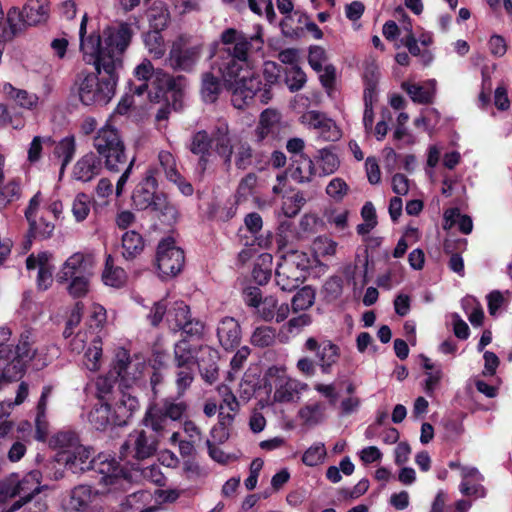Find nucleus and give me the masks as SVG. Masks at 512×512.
Wrapping results in <instances>:
<instances>
[{
  "label": "nucleus",
  "mask_w": 512,
  "mask_h": 512,
  "mask_svg": "<svg viewBox=\"0 0 512 512\" xmlns=\"http://www.w3.org/2000/svg\"><path fill=\"white\" fill-rule=\"evenodd\" d=\"M12 410V402L3 401L0 403V441L12 430L13 422L9 420Z\"/></svg>",
  "instance_id": "nucleus-61"
},
{
  "label": "nucleus",
  "mask_w": 512,
  "mask_h": 512,
  "mask_svg": "<svg viewBox=\"0 0 512 512\" xmlns=\"http://www.w3.org/2000/svg\"><path fill=\"white\" fill-rule=\"evenodd\" d=\"M155 404L172 422L180 420L187 410V404L184 401L163 399L159 403Z\"/></svg>",
  "instance_id": "nucleus-48"
},
{
  "label": "nucleus",
  "mask_w": 512,
  "mask_h": 512,
  "mask_svg": "<svg viewBox=\"0 0 512 512\" xmlns=\"http://www.w3.org/2000/svg\"><path fill=\"white\" fill-rule=\"evenodd\" d=\"M324 410L325 406L322 403H311L299 410L298 417L304 425L312 427L324 420Z\"/></svg>",
  "instance_id": "nucleus-43"
},
{
  "label": "nucleus",
  "mask_w": 512,
  "mask_h": 512,
  "mask_svg": "<svg viewBox=\"0 0 512 512\" xmlns=\"http://www.w3.org/2000/svg\"><path fill=\"white\" fill-rule=\"evenodd\" d=\"M257 313L264 321L271 322L274 320L275 322L280 323L287 319L290 313V308L287 303L279 304L275 297L268 296L261 302Z\"/></svg>",
  "instance_id": "nucleus-24"
},
{
  "label": "nucleus",
  "mask_w": 512,
  "mask_h": 512,
  "mask_svg": "<svg viewBox=\"0 0 512 512\" xmlns=\"http://www.w3.org/2000/svg\"><path fill=\"white\" fill-rule=\"evenodd\" d=\"M217 391L222 399L219 409H227L230 412L238 413L240 405L231 389L227 385L222 384L218 386Z\"/></svg>",
  "instance_id": "nucleus-56"
},
{
  "label": "nucleus",
  "mask_w": 512,
  "mask_h": 512,
  "mask_svg": "<svg viewBox=\"0 0 512 512\" xmlns=\"http://www.w3.org/2000/svg\"><path fill=\"white\" fill-rule=\"evenodd\" d=\"M401 42L403 45H405L413 56H419L421 55L423 62L425 65L429 64L432 60V56L429 52H424L421 54L420 47L418 46V40L415 38L413 32L411 30H408V34L404 35L401 39Z\"/></svg>",
  "instance_id": "nucleus-62"
},
{
  "label": "nucleus",
  "mask_w": 512,
  "mask_h": 512,
  "mask_svg": "<svg viewBox=\"0 0 512 512\" xmlns=\"http://www.w3.org/2000/svg\"><path fill=\"white\" fill-rule=\"evenodd\" d=\"M221 91L220 79L213 72L206 71L201 75L200 96L205 103L216 102Z\"/></svg>",
  "instance_id": "nucleus-28"
},
{
  "label": "nucleus",
  "mask_w": 512,
  "mask_h": 512,
  "mask_svg": "<svg viewBox=\"0 0 512 512\" xmlns=\"http://www.w3.org/2000/svg\"><path fill=\"white\" fill-rule=\"evenodd\" d=\"M349 192L348 184L339 177L333 178L326 187V193L335 201H342Z\"/></svg>",
  "instance_id": "nucleus-58"
},
{
  "label": "nucleus",
  "mask_w": 512,
  "mask_h": 512,
  "mask_svg": "<svg viewBox=\"0 0 512 512\" xmlns=\"http://www.w3.org/2000/svg\"><path fill=\"white\" fill-rule=\"evenodd\" d=\"M89 421L97 430H104L111 425H116V417L108 403L95 405L89 414Z\"/></svg>",
  "instance_id": "nucleus-34"
},
{
  "label": "nucleus",
  "mask_w": 512,
  "mask_h": 512,
  "mask_svg": "<svg viewBox=\"0 0 512 512\" xmlns=\"http://www.w3.org/2000/svg\"><path fill=\"white\" fill-rule=\"evenodd\" d=\"M6 23L7 26L3 29L1 37L7 41L12 40L22 31L24 25L27 24L23 11L21 12L18 8L15 7L8 11Z\"/></svg>",
  "instance_id": "nucleus-38"
},
{
  "label": "nucleus",
  "mask_w": 512,
  "mask_h": 512,
  "mask_svg": "<svg viewBox=\"0 0 512 512\" xmlns=\"http://www.w3.org/2000/svg\"><path fill=\"white\" fill-rule=\"evenodd\" d=\"M41 478V472L33 470L23 477L13 473L0 481L1 496L4 498L20 497V499L12 505L9 512L20 509L24 504L29 502L34 495L41 491Z\"/></svg>",
  "instance_id": "nucleus-6"
},
{
  "label": "nucleus",
  "mask_w": 512,
  "mask_h": 512,
  "mask_svg": "<svg viewBox=\"0 0 512 512\" xmlns=\"http://www.w3.org/2000/svg\"><path fill=\"white\" fill-rule=\"evenodd\" d=\"M312 323V317L303 313L292 317L287 323L281 326L279 330V339L283 343H287L292 337L299 335L305 327Z\"/></svg>",
  "instance_id": "nucleus-30"
},
{
  "label": "nucleus",
  "mask_w": 512,
  "mask_h": 512,
  "mask_svg": "<svg viewBox=\"0 0 512 512\" xmlns=\"http://www.w3.org/2000/svg\"><path fill=\"white\" fill-rule=\"evenodd\" d=\"M52 387L45 386L42 390L41 397L37 405V414L35 419L36 424V439L44 441L48 433V422L46 421L47 401L51 395Z\"/></svg>",
  "instance_id": "nucleus-33"
},
{
  "label": "nucleus",
  "mask_w": 512,
  "mask_h": 512,
  "mask_svg": "<svg viewBox=\"0 0 512 512\" xmlns=\"http://www.w3.org/2000/svg\"><path fill=\"white\" fill-rule=\"evenodd\" d=\"M348 214L347 210H338V209H327L324 213V217L327 222L334 225L338 230H344L347 227L348 222Z\"/></svg>",
  "instance_id": "nucleus-64"
},
{
  "label": "nucleus",
  "mask_w": 512,
  "mask_h": 512,
  "mask_svg": "<svg viewBox=\"0 0 512 512\" xmlns=\"http://www.w3.org/2000/svg\"><path fill=\"white\" fill-rule=\"evenodd\" d=\"M75 151V139L72 136L65 137L56 144L54 156L61 160L60 176L63 175L66 166L74 157Z\"/></svg>",
  "instance_id": "nucleus-42"
},
{
  "label": "nucleus",
  "mask_w": 512,
  "mask_h": 512,
  "mask_svg": "<svg viewBox=\"0 0 512 512\" xmlns=\"http://www.w3.org/2000/svg\"><path fill=\"white\" fill-rule=\"evenodd\" d=\"M210 147L211 138L209 137L207 132L198 131L193 135L189 149L193 154L201 156V162H205V157L209 155Z\"/></svg>",
  "instance_id": "nucleus-51"
},
{
  "label": "nucleus",
  "mask_w": 512,
  "mask_h": 512,
  "mask_svg": "<svg viewBox=\"0 0 512 512\" xmlns=\"http://www.w3.org/2000/svg\"><path fill=\"white\" fill-rule=\"evenodd\" d=\"M462 306L473 326H481L484 319V311L481 304L472 296L462 300Z\"/></svg>",
  "instance_id": "nucleus-49"
},
{
  "label": "nucleus",
  "mask_w": 512,
  "mask_h": 512,
  "mask_svg": "<svg viewBox=\"0 0 512 512\" xmlns=\"http://www.w3.org/2000/svg\"><path fill=\"white\" fill-rule=\"evenodd\" d=\"M89 277L90 274L69 279L68 293L74 298L84 297L89 291Z\"/></svg>",
  "instance_id": "nucleus-59"
},
{
  "label": "nucleus",
  "mask_w": 512,
  "mask_h": 512,
  "mask_svg": "<svg viewBox=\"0 0 512 512\" xmlns=\"http://www.w3.org/2000/svg\"><path fill=\"white\" fill-rule=\"evenodd\" d=\"M277 9L284 15V18L280 22L282 33L286 37H298L300 34L299 28L292 25L294 18H298L299 22H302V18H305V14L294 11V4L292 0H276Z\"/></svg>",
  "instance_id": "nucleus-22"
},
{
  "label": "nucleus",
  "mask_w": 512,
  "mask_h": 512,
  "mask_svg": "<svg viewBox=\"0 0 512 512\" xmlns=\"http://www.w3.org/2000/svg\"><path fill=\"white\" fill-rule=\"evenodd\" d=\"M304 255L291 251L282 256L275 272L276 284L282 291L291 292L303 282L306 265Z\"/></svg>",
  "instance_id": "nucleus-7"
},
{
  "label": "nucleus",
  "mask_w": 512,
  "mask_h": 512,
  "mask_svg": "<svg viewBox=\"0 0 512 512\" xmlns=\"http://www.w3.org/2000/svg\"><path fill=\"white\" fill-rule=\"evenodd\" d=\"M4 157L0 155V211L21 197V184L18 179L4 181Z\"/></svg>",
  "instance_id": "nucleus-26"
},
{
  "label": "nucleus",
  "mask_w": 512,
  "mask_h": 512,
  "mask_svg": "<svg viewBox=\"0 0 512 512\" xmlns=\"http://www.w3.org/2000/svg\"><path fill=\"white\" fill-rule=\"evenodd\" d=\"M142 423L151 429L153 435L160 441L170 431L172 421L154 403L147 408Z\"/></svg>",
  "instance_id": "nucleus-19"
},
{
  "label": "nucleus",
  "mask_w": 512,
  "mask_h": 512,
  "mask_svg": "<svg viewBox=\"0 0 512 512\" xmlns=\"http://www.w3.org/2000/svg\"><path fill=\"white\" fill-rule=\"evenodd\" d=\"M62 461L73 473L97 468L99 473L102 474L100 483L107 487L101 493L122 489L127 483L123 470L114 459L109 460L104 455H99L97 459H94L91 450L81 444L71 450V453L67 454Z\"/></svg>",
  "instance_id": "nucleus-3"
},
{
  "label": "nucleus",
  "mask_w": 512,
  "mask_h": 512,
  "mask_svg": "<svg viewBox=\"0 0 512 512\" xmlns=\"http://www.w3.org/2000/svg\"><path fill=\"white\" fill-rule=\"evenodd\" d=\"M190 317L189 307L184 302H176L168 312L167 322L172 330L179 331Z\"/></svg>",
  "instance_id": "nucleus-47"
},
{
  "label": "nucleus",
  "mask_w": 512,
  "mask_h": 512,
  "mask_svg": "<svg viewBox=\"0 0 512 512\" xmlns=\"http://www.w3.org/2000/svg\"><path fill=\"white\" fill-rule=\"evenodd\" d=\"M92 257L77 252L72 254L62 265L57 274L59 283L68 282L69 279L81 277L90 274L89 268L92 266Z\"/></svg>",
  "instance_id": "nucleus-14"
},
{
  "label": "nucleus",
  "mask_w": 512,
  "mask_h": 512,
  "mask_svg": "<svg viewBox=\"0 0 512 512\" xmlns=\"http://www.w3.org/2000/svg\"><path fill=\"white\" fill-rule=\"evenodd\" d=\"M155 9H152L149 14V20L151 26L155 29L145 35L144 42L149 53L154 58H161L166 51L164 39L159 33L158 29L164 27L167 24L168 14L166 10H161L158 17L154 14Z\"/></svg>",
  "instance_id": "nucleus-12"
},
{
  "label": "nucleus",
  "mask_w": 512,
  "mask_h": 512,
  "mask_svg": "<svg viewBox=\"0 0 512 512\" xmlns=\"http://www.w3.org/2000/svg\"><path fill=\"white\" fill-rule=\"evenodd\" d=\"M102 359V340L96 335L91 340V345L84 354V365L90 371H97L101 367Z\"/></svg>",
  "instance_id": "nucleus-45"
},
{
  "label": "nucleus",
  "mask_w": 512,
  "mask_h": 512,
  "mask_svg": "<svg viewBox=\"0 0 512 512\" xmlns=\"http://www.w3.org/2000/svg\"><path fill=\"white\" fill-rule=\"evenodd\" d=\"M25 21L28 25H36L48 18V0H28L23 8Z\"/></svg>",
  "instance_id": "nucleus-31"
},
{
  "label": "nucleus",
  "mask_w": 512,
  "mask_h": 512,
  "mask_svg": "<svg viewBox=\"0 0 512 512\" xmlns=\"http://www.w3.org/2000/svg\"><path fill=\"white\" fill-rule=\"evenodd\" d=\"M93 147L111 172H119L127 164L125 145L118 130L107 122L96 132Z\"/></svg>",
  "instance_id": "nucleus-4"
},
{
  "label": "nucleus",
  "mask_w": 512,
  "mask_h": 512,
  "mask_svg": "<svg viewBox=\"0 0 512 512\" xmlns=\"http://www.w3.org/2000/svg\"><path fill=\"white\" fill-rule=\"evenodd\" d=\"M198 346L187 340H181L174 347V362L176 367H194Z\"/></svg>",
  "instance_id": "nucleus-35"
},
{
  "label": "nucleus",
  "mask_w": 512,
  "mask_h": 512,
  "mask_svg": "<svg viewBox=\"0 0 512 512\" xmlns=\"http://www.w3.org/2000/svg\"><path fill=\"white\" fill-rule=\"evenodd\" d=\"M72 214L77 222H83L90 213V198L85 193H78L71 207Z\"/></svg>",
  "instance_id": "nucleus-54"
},
{
  "label": "nucleus",
  "mask_w": 512,
  "mask_h": 512,
  "mask_svg": "<svg viewBox=\"0 0 512 512\" xmlns=\"http://www.w3.org/2000/svg\"><path fill=\"white\" fill-rule=\"evenodd\" d=\"M87 14L81 20L80 49L84 58L92 62L97 74H77L72 91L85 106L106 105L115 95L117 70L122 67V57L130 44L133 31L129 24L121 23L104 29L102 35L86 33Z\"/></svg>",
  "instance_id": "nucleus-1"
},
{
  "label": "nucleus",
  "mask_w": 512,
  "mask_h": 512,
  "mask_svg": "<svg viewBox=\"0 0 512 512\" xmlns=\"http://www.w3.org/2000/svg\"><path fill=\"white\" fill-rule=\"evenodd\" d=\"M326 457L325 445L321 442L310 446L302 456V462L309 467L317 466L323 463Z\"/></svg>",
  "instance_id": "nucleus-53"
},
{
  "label": "nucleus",
  "mask_w": 512,
  "mask_h": 512,
  "mask_svg": "<svg viewBox=\"0 0 512 512\" xmlns=\"http://www.w3.org/2000/svg\"><path fill=\"white\" fill-rule=\"evenodd\" d=\"M138 398L129 392L121 391L114 405L113 413L116 417V425H125L133 414L139 409Z\"/></svg>",
  "instance_id": "nucleus-25"
},
{
  "label": "nucleus",
  "mask_w": 512,
  "mask_h": 512,
  "mask_svg": "<svg viewBox=\"0 0 512 512\" xmlns=\"http://www.w3.org/2000/svg\"><path fill=\"white\" fill-rule=\"evenodd\" d=\"M290 177L299 184L309 183L315 175L313 160L307 155H296L291 158L288 168Z\"/></svg>",
  "instance_id": "nucleus-21"
},
{
  "label": "nucleus",
  "mask_w": 512,
  "mask_h": 512,
  "mask_svg": "<svg viewBox=\"0 0 512 512\" xmlns=\"http://www.w3.org/2000/svg\"><path fill=\"white\" fill-rule=\"evenodd\" d=\"M317 165L323 176H328L335 173L339 166L340 160L336 153L330 148H323L319 150L317 156Z\"/></svg>",
  "instance_id": "nucleus-44"
},
{
  "label": "nucleus",
  "mask_w": 512,
  "mask_h": 512,
  "mask_svg": "<svg viewBox=\"0 0 512 512\" xmlns=\"http://www.w3.org/2000/svg\"><path fill=\"white\" fill-rule=\"evenodd\" d=\"M51 254L40 252L37 255L31 254L26 259L28 270L38 269L37 284L39 289L46 290L53 282V267L50 263Z\"/></svg>",
  "instance_id": "nucleus-16"
},
{
  "label": "nucleus",
  "mask_w": 512,
  "mask_h": 512,
  "mask_svg": "<svg viewBox=\"0 0 512 512\" xmlns=\"http://www.w3.org/2000/svg\"><path fill=\"white\" fill-rule=\"evenodd\" d=\"M146 368L145 362L140 358H131L128 352L120 349L116 354L114 370L120 378L121 385L130 388L143 377Z\"/></svg>",
  "instance_id": "nucleus-11"
},
{
  "label": "nucleus",
  "mask_w": 512,
  "mask_h": 512,
  "mask_svg": "<svg viewBox=\"0 0 512 512\" xmlns=\"http://www.w3.org/2000/svg\"><path fill=\"white\" fill-rule=\"evenodd\" d=\"M316 357L318 359L321 372L329 374L332 367L338 362L340 357V348L330 340L323 341L321 343V348H319V351L316 353Z\"/></svg>",
  "instance_id": "nucleus-29"
},
{
  "label": "nucleus",
  "mask_w": 512,
  "mask_h": 512,
  "mask_svg": "<svg viewBox=\"0 0 512 512\" xmlns=\"http://www.w3.org/2000/svg\"><path fill=\"white\" fill-rule=\"evenodd\" d=\"M102 170L101 159L93 152L83 155L73 167V178L82 182H89Z\"/></svg>",
  "instance_id": "nucleus-18"
},
{
  "label": "nucleus",
  "mask_w": 512,
  "mask_h": 512,
  "mask_svg": "<svg viewBox=\"0 0 512 512\" xmlns=\"http://www.w3.org/2000/svg\"><path fill=\"white\" fill-rule=\"evenodd\" d=\"M219 353L210 346H198L197 363L200 374L205 382L212 384L218 379Z\"/></svg>",
  "instance_id": "nucleus-15"
},
{
  "label": "nucleus",
  "mask_w": 512,
  "mask_h": 512,
  "mask_svg": "<svg viewBox=\"0 0 512 512\" xmlns=\"http://www.w3.org/2000/svg\"><path fill=\"white\" fill-rule=\"evenodd\" d=\"M313 250L318 256H332L336 253L337 243L327 237H318L313 242Z\"/></svg>",
  "instance_id": "nucleus-63"
},
{
  "label": "nucleus",
  "mask_w": 512,
  "mask_h": 512,
  "mask_svg": "<svg viewBox=\"0 0 512 512\" xmlns=\"http://www.w3.org/2000/svg\"><path fill=\"white\" fill-rule=\"evenodd\" d=\"M3 94L10 100L14 101L22 108L32 109L38 104V97L36 94L29 93L26 90L17 89L10 83L2 85Z\"/></svg>",
  "instance_id": "nucleus-36"
},
{
  "label": "nucleus",
  "mask_w": 512,
  "mask_h": 512,
  "mask_svg": "<svg viewBox=\"0 0 512 512\" xmlns=\"http://www.w3.org/2000/svg\"><path fill=\"white\" fill-rule=\"evenodd\" d=\"M102 279L106 285L119 288L126 283L127 275L123 268L114 265L113 258L109 255L106 258Z\"/></svg>",
  "instance_id": "nucleus-39"
},
{
  "label": "nucleus",
  "mask_w": 512,
  "mask_h": 512,
  "mask_svg": "<svg viewBox=\"0 0 512 512\" xmlns=\"http://www.w3.org/2000/svg\"><path fill=\"white\" fill-rule=\"evenodd\" d=\"M217 336L224 349L235 348L241 340V330L238 322L231 317L223 318L218 325Z\"/></svg>",
  "instance_id": "nucleus-23"
},
{
  "label": "nucleus",
  "mask_w": 512,
  "mask_h": 512,
  "mask_svg": "<svg viewBox=\"0 0 512 512\" xmlns=\"http://www.w3.org/2000/svg\"><path fill=\"white\" fill-rule=\"evenodd\" d=\"M215 151L224 160L227 167L231 166L232 155L235 154V165L245 170L252 165L253 150L247 141L229 135L228 125L221 123L214 134Z\"/></svg>",
  "instance_id": "nucleus-5"
},
{
  "label": "nucleus",
  "mask_w": 512,
  "mask_h": 512,
  "mask_svg": "<svg viewBox=\"0 0 512 512\" xmlns=\"http://www.w3.org/2000/svg\"><path fill=\"white\" fill-rule=\"evenodd\" d=\"M98 493V491H94L88 485L76 486L71 490L69 506L70 508L77 511L84 510L94 500Z\"/></svg>",
  "instance_id": "nucleus-37"
},
{
  "label": "nucleus",
  "mask_w": 512,
  "mask_h": 512,
  "mask_svg": "<svg viewBox=\"0 0 512 512\" xmlns=\"http://www.w3.org/2000/svg\"><path fill=\"white\" fill-rule=\"evenodd\" d=\"M51 444L61 450L59 456L60 460H63L67 454H70L71 450H74L80 443L76 433L72 431H61L53 436Z\"/></svg>",
  "instance_id": "nucleus-41"
},
{
  "label": "nucleus",
  "mask_w": 512,
  "mask_h": 512,
  "mask_svg": "<svg viewBox=\"0 0 512 512\" xmlns=\"http://www.w3.org/2000/svg\"><path fill=\"white\" fill-rule=\"evenodd\" d=\"M307 385L299 382L298 380L287 377L282 371L278 376L276 388L274 392V400L276 402L286 403L292 402L299 397L302 390L306 389Z\"/></svg>",
  "instance_id": "nucleus-20"
},
{
  "label": "nucleus",
  "mask_w": 512,
  "mask_h": 512,
  "mask_svg": "<svg viewBox=\"0 0 512 512\" xmlns=\"http://www.w3.org/2000/svg\"><path fill=\"white\" fill-rule=\"evenodd\" d=\"M402 89L406 91L411 100L419 104H429L433 102L436 92V80L430 79L423 85L403 82Z\"/></svg>",
  "instance_id": "nucleus-27"
},
{
  "label": "nucleus",
  "mask_w": 512,
  "mask_h": 512,
  "mask_svg": "<svg viewBox=\"0 0 512 512\" xmlns=\"http://www.w3.org/2000/svg\"><path fill=\"white\" fill-rule=\"evenodd\" d=\"M315 301V292L310 286L300 289L292 298V309L295 313L309 309Z\"/></svg>",
  "instance_id": "nucleus-52"
},
{
  "label": "nucleus",
  "mask_w": 512,
  "mask_h": 512,
  "mask_svg": "<svg viewBox=\"0 0 512 512\" xmlns=\"http://www.w3.org/2000/svg\"><path fill=\"white\" fill-rule=\"evenodd\" d=\"M143 239L136 231H128L122 236L123 256L132 259L143 250Z\"/></svg>",
  "instance_id": "nucleus-46"
},
{
  "label": "nucleus",
  "mask_w": 512,
  "mask_h": 512,
  "mask_svg": "<svg viewBox=\"0 0 512 512\" xmlns=\"http://www.w3.org/2000/svg\"><path fill=\"white\" fill-rule=\"evenodd\" d=\"M158 161L167 180L176 179L175 177H178L176 159L172 153L165 150L160 151L158 154Z\"/></svg>",
  "instance_id": "nucleus-55"
},
{
  "label": "nucleus",
  "mask_w": 512,
  "mask_h": 512,
  "mask_svg": "<svg viewBox=\"0 0 512 512\" xmlns=\"http://www.w3.org/2000/svg\"><path fill=\"white\" fill-rule=\"evenodd\" d=\"M159 445V440L153 434H148L143 429H135L130 432L120 448L122 459L144 460L152 457Z\"/></svg>",
  "instance_id": "nucleus-8"
},
{
  "label": "nucleus",
  "mask_w": 512,
  "mask_h": 512,
  "mask_svg": "<svg viewBox=\"0 0 512 512\" xmlns=\"http://www.w3.org/2000/svg\"><path fill=\"white\" fill-rule=\"evenodd\" d=\"M157 267L162 278L176 276L184 265V252L171 238L161 241L157 248Z\"/></svg>",
  "instance_id": "nucleus-10"
},
{
  "label": "nucleus",
  "mask_w": 512,
  "mask_h": 512,
  "mask_svg": "<svg viewBox=\"0 0 512 512\" xmlns=\"http://www.w3.org/2000/svg\"><path fill=\"white\" fill-rule=\"evenodd\" d=\"M157 169L150 168L147 171L146 177L142 184H140L132 195L133 204L140 210H148L151 208L156 196L158 182L156 179Z\"/></svg>",
  "instance_id": "nucleus-13"
},
{
  "label": "nucleus",
  "mask_w": 512,
  "mask_h": 512,
  "mask_svg": "<svg viewBox=\"0 0 512 512\" xmlns=\"http://www.w3.org/2000/svg\"><path fill=\"white\" fill-rule=\"evenodd\" d=\"M149 210L155 212L162 221L167 223L175 222L179 215L177 206L162 192L158 193Z\"/></svg>",
  "instance_id": "nucleus-32"
},
{
  "label": "nucleus",
  "mask_w": 512,
  "mask_h": 512,
  "mask_svg": "<svg viewBox=\"0 0 512 512\" xmlns=\"http://www.w3.org/2000/svg\"><path fill=\"white\" fill-rule=\"evenodd\" d=\"M276 339V331L270 326H259L255 328L251 335V344L264 348L274 344Z\"/></svg>",
  "instance_id": "nucleus-50"
},
{
  "label": "nucleus",
  "mask_w": 512,
  "mask_h": 512,
  "mask_svg": "<svg viewBox=\"0 0 512 512\" xmlns=\"http://www.w3.org/2000/svg\"><path fill=\"white\" fill-rule=\"evenodd\" d=\"M285 81L290 91L300 90L306 82V74L298 66H292L286 71Z\"/></svg>",
  "instance_id": "nucleus-57"
},
{
  "label": "nucleus",
  "mask_w": 512,
  "mask_h": 512,
  "mask_svg": "<svg viewBox=\"0 0 512 512\" xmlns=\"http://www.w3.org/2000/svg\"><path fill=\"white\" fill-rule=\"evenodd\" d=\"M201 48L198 45L185 46L182 44V40L174 43L170 51V63L171 66L189 70L198 61L200 57Z\"/></svg>",
  "instance_id": "nucleus-17"
},
{
  "label": "nucleus",
  "mask_w": 512,
  "mask_h": 512,
  "mask_svg": "<svg viewBox=\"0 0 512 512\" xmlns=\"http://www.w3.org/2000/svg\"><path fill=\"white\" fill-rule=\"evenodd\" d=\"M34 344L35 336L30 330H25L20 334L15 350H13V358L5 366V377L9 379H18L21 377L24 365L31 361L37 353Z\"/></svg>",
  "instance_id": "nucleus-9"
},
{
  "label": "nucleus",
  "mask_w": 512,
  "mask_h": 512,
  "mask_svg": "<svg viewBox=\"0 0 512 512\" xmlns=\"http://www.w3.org/2000/svg\"><path fill=\"white\" fill-rule=\"evenodd\" d=\"M262 45L260 32L247 35L235 28H227L220 35L213 68L220 74L237 109L247 106L260 90V80L250 69L249 55L261 50Z\"/></svg>",
  "instance_id": "nucleus-2"
},
{
  "label": "nucleus",
  "mask_w": 512,
  "mask_h": 512,
  "mask_svg": "<svg viewBox=\"0 0 512 512\" xmlns=\"http://www.w3.org/2000/svg\"><path fill=\"white\" fill-rule=\"evenodd\" d=\"M176 372V386L179 395H183L184 392L191 386L194 380V369L193 367H177Z\"/></svg>",
  "instance_id": "nucleus-60"
},
{
  "label": "nucleus",
  "mask_w": 512,
  "mask_h": 512,
  "mask_svg": "<svg viewBox=\"0 0 512 512\" xmlns=\"http://www.w3.org/2000/svg\"><path fill=\"white\" fill-rule=\"evenodd\" d=\"M379 72L376 68L367 69L364 74V107H373L378 100L377 84Z\"/></svg>",
  "instance_id": "nucleus-40"
}]
</instances>
